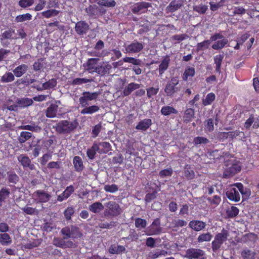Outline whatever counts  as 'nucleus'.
<instances>
[{
	"instance_id": "e433bc0d",
	"label": "nucleus",
	"mask_w": 259,
	"mask_h": 259,
	"mask_svg": "<svg viewBox=\"0 0 259 259\" xmlns=\"http://www.w3.org/2000/svg\"><path fill=\"white\" fill-rule=\"evenodd\" d=\"M15 80L14 73L11 72H6L2 77L0 81L2 83L12 82Z\"/></svg>"
},
{
	"instance_id": "473e14b6",
	"label": "nucleus",
	"mask_w": 259,
	"mask_h": 259,
	"mask_svg": "<svg viewBox=\"0 0 259 259\" xmlns=\"http://www.w3.org/2000/svg\"><path fill=\"white\" fill-rule=\"evenodd\" d=\"M98 145L99 148L100 147H102L101 149L100 148L99 153H100L106 154L112 150L111 145L109 142H99Z\"/></svg>"
},
{
	"instance_id": "a18cd8bd",
	"label": "nucleus",
	"mask_w": 259,
	"mask_h": 259,
	"mask_svg": "<svg viewBox=\"0 0 259 259\" xmlns=\"http://www.w3.org/2000/svg\"><path fill=\"white\" fill-rule=\"evenodd\" d=\"M32 15L29 13L18 15L15 19V21L17 23L23 22L25 21H29L32 19Z\"/></svg>"
},
{
	"instance_id": "423d86ee",
	"label": "nucleus",
	"mask_w": 259,
	"mask_h": 259,
	"mask_svg": "<svg viewBox=\"0 0 259 259\" xmlns=\"http://www.w3.org/2000/svg\"><path fill=\"white\" fill-rule=\"evenodd\" d=\"M228 236V232L224 228L221 233L216 234L214 240L211 243L213 251L216 252L221 247L223 243L227 240Z\"/></svg>"
},
{
	"instance_id": "2f4dec72",
	"label": "nucleus",
	"mask_w": 259,
	"mask_h": 259,
	"mask_svg": "<svg viewBox=\"0 0 259 259\" xmlns=\"http://www.w3.org/2000/svg\"><path fill=\"white\" fill-rule=\"evenodd\" d=\"M36 196L41 202H47L50 198V195L44 190H37L35 192Z\"/></svg>"
},
{
	"instance_id": "393cba45",
	"label": "nucleus",
	"mask_w": 259,
	"mask_h": 259,
	"mask_svg": "<svg viewBox=\"0 0 259 259\" xmlns=\"http://www.w3.org/2000/svg\"><path fill=\"white\" fill-rule=\"evenodd\" d=\"M170 59L168 56H166L161 61V63L159 65L158 71L159 75H161L164 73V71L167 69Z\"/></svg>"
},
{
	"instance_id": "7ed1b4c3",
	"label": "nucleus",
	"mask_w": 259,
	"mask_h": 259,
	"mask_svg": "<svg viewBox=\"0 0 259 259\" xmlns=\"http://www.w3.org/2000/svg\"><path fill=\"white\" fill-rule=\"evenodd\" d=\"M78 125L76 120L70 121L68 120H62L57 122L53 128L59 134H69L73 132Z\"/></svg>"
},
{
	"instance_id": "338daca9",
	"label": "nucleus",
	"mask_w": 259,
	"mask_h": 259,
	"mask_svg": "<svg viewBox=\"0 0 259 259\" xmlns=\"http://www.w3.org/2000/svg\"><path fill=\"white\" fill-rule=\"evenodd\" d=\"M34 2V0H20L18 4L21 7L25 8L32 6Z\"/></svg>"
},
{
	"instance_id": "49530a36",
	"label": "nucleus",
	"mask_w": 259,
	"mask_h": 259,
	"mask_svg": "<svg viewBox=\"0 0 259 259\" xmlns=\"http://www.w3.org/2000/svg\"><path fill=\"white\" fill-rule=\"evenodd\" d=\"M210 44V40H205L202 42H199L196 45V51L197 52L204 51L207 49Z\"/></svg>"
},
{
	"instance_id": "6e6d98bb",
	"label": "nucleus",
	"mask_w": 259,
	"mask_h": 259,
	"mask_svg": "<svg viewBox=\"0 0 259 259\" xmlns=\"http://www.w3.org/2000/svg\"><path fill=\"white\" fill-rule=\"evenodd\" d=\"M0 242L3 245H7L11 242L10 236L7 233L0 234Z\"/></svg>"
},
{
	"instance_id": "aec40b11",
	"label": "nucleus",
	"mask_w": 259,
	"mask_h": 259,
	"mask_svg": "<svg viewBox=\"0 0 259 259\" xmlns=\"http://www.w3.org/2000/svg\"><path fill=\"white\" fill-rule=\"evenodd\" d=\"M189 227L195 231L202 230L205 227V223L200 221H191L189 224Z\"/></svg>"
},
{
	"instance_id": "8fccbe9b",
	"label": "nucleus",
	"mask_w": 259,
	"mask_h": 259,
	"mask_svg": "<svg viewBox=\"0 0 259 259\" xmlns=\"http://www.w3.org/2000/svg\"><path fill=\"white\" fill-rule=\"evenodd\" d=\"M208 10V6L201 4L193 7V10L199 14H204Z\"/></svg>"
},
{
	"instance_id": "9d476101",
	"label": "nucleus",
	"mask_w": 259,
	"mask_h": 259,
	"mask_svg": "<svg viewBox=\"0 0 259 259\" xmlns=\"http://www.w3.org/2000/svg\"><path fill=\"white\" fill-rule=\"evenodd\" d=\"M144 48V45L142 42L134 40L131 44L125 48L127 53H136L141 52Z\"/></svg>"
},
{
	"instance_id": "bf43d9fd",
	"label": "nucleus",
	"mask_w": 259,
	"mask_h": 259,
	"mask_svg": "<svg viewBox=\"0 0 259 259\" xmlns=\"http://www.w3.org/2000/svg\"><path fill=\"white\" fill-rule=\"evenodd\" d=\"M204 122L206 131L211 132L214 130V120L212 118H208Z\"/></svg>"
},
{
	"instance_id": "f3484780",
	"label": "nucleus",
	"mask_w": 259,
	"mask_h": 259,
	"mask_svg": "<svg viewBox=\"0 0 259 259\" xmlns=\"http://www.w3.org/2000/svg\"><path fill=\"white\" fill-rule=\"evenodd\" d=\"M73 164L75 170L78 172H81L84 169L83 161L79 156H75L73 157Z\"/></svg>"
},
{
	"instance_id": "a19ab883",
	"label": "nucleus",
	"mask_w": 259,
	"mask_h": 259,
	"mask_svg": "<svg viewBox=\"0 0 259 259\" xmlns=\"http://www.w3.org/2000/svg\"><path fill=\"white\" fill-rule=\"evenodd\" d=\"M215 99V95L213 93H208L205 99H202V104L204 106L210 105Z\"/></svg>"
},
{
	"instance_id": "e2e57ef3",
	"label": "nucleus",
	"mask_w": 259,
	"mask_h": 259,
	"mask_svg": "<svg viewBox=\"0 0 259 259\" xmlns=\"http://www.w3.org/2000/svg\"><path fill=\"white\" fill-rule=\"evenodd\" d=\"M105 206L109 210H118L119 208V205L114 201H110L105 204Z\"/></svg>"
},
{
	"instance_id": "6e6552de",
	"label": "nucleus",
	"mask_w": 259,
	"mask_h": 259,
	"mask_svg": "<svg viewBox=\"0 0 259 259\" xmlns=\"http://www.w3.org/2000/svg\"><path fill=\"white\" fill-rule=\"evenodd\" d=\"M204 255V251L198 248H190L186 250L184 257L188 259L198 258Z\"/></svg>"
},
{
	"instance_id": "4468645a",
	"label": "nucleus",
	"mask_w": 259,
	"mask_h": 259,
	"mask_svg": "<svg viewBox=\"0 0 259 259\" xmlns=\"http://www.w3.org/2000/svg\"><path fill=\"white\" fill-rule=\"evenodd\" d=\"M74 192V187L72 185H70L66 187L65 190L57 197V200L62 202L64 200L69 198L70 195Z\"/></svg>"
},
{
	"instance_id": "2eb2a0df",
	"label": "nucleus",
	"mask_w": 259,
	"mask_h": 259,
	"mask_svg": "<svg viewBox=\"0 0 259 259\" xmlns=\"http://www.w3.org/2000/svg\"><path fill=\"white\" fill-rule=\"evenodd\" d=\"M152 120L149 118H145L138 122L136 126L138 130L142 131H147L152 125Z\"/></svg>"
},
{
	"instance_id": "5fc2aeb1",
	"label": "nucleus",
	"mask_w": 259,
	"mask_h": 259,
	"mask_svg": "<svg viewBox=\"0 0 259 259\" xmlns=\"http://www.w3.org/2000/svg\"><path fill=\"white\" fill-rule=\"evenodd\" d=\"M212 238V235L209 233L200 234L197 238V241L199 243L204 241H209Z\"/></svg>"
},
{
	"instance_id": "de8ad7c7",
	"label": "nucleus",
	"mask_w": 259,
	"mask_h": 259,
	"mask_svg": "<svg viewBox=\"0 0 259 259\" xmlns=\"http://www.w3.org/2000/svg\"><path fill=\"white\" fill-rule=\"evenodd\" d=\"M19 128L21 130H25L35 132H39L41 130L40 127L38 125H35L34 124L21 125Z\"/></svg>"
},
{
	"instance_id": "1a4fd4ad",
	"label": "nucleus",
	"mask_w": 259,
	"mask_h": 259,
	"mask_svg": "<svg viewBox=\"0 0 259 259\" xmlns=\"http://www.w3.org/2000/svg\"><path fill=\"white\" fill-rule=\"evenodd\" d=\"M74 29L78 35H83L88 32L90 26L85 21H79L75 24Z\"/></svg>"
},
{
	"instance_id": "c756f323",
	"label": "nucleus",
	"mask_w": 259,
	"mask_h": 259,
	"mask_svg": "<svg viewBox=\"0 0 259 259\" xmlns=\"http://www.w3.org/2000/svg\"><path fill=\"white\" fill-rule=\"evenodd\" d=\"M160 222L158 219L155 220L149 227L150 235L156 234L160 231Z\"/></svg>"
},
{
	"instance_id": "f704fd0d",
	"label": "nucleus",
	"mask_w": 259,
	"mask_h": 259,
	"mask_svg": "<svg viewBox=\"0 0 259 259\" xmlns=\"http://www.w3.org/2000/svg\"><path fill=\"white\" fill-rule=\"evenodd\" d=\"M10 194V191L8 188H3L0 190V206H2L3 203L9 197Z\"/></svg>"
},
{
	"instance_id": "37998d69",
	"label": "nucleus",
	"mask_w": 259,
	"mask_h": 259,
	"mask_svg": "<svg viewBox=\"0 0 259 259\" xmlns=\"http://www.w3.org/2000/svg\"><path fill=\"white\" fill-rule=\"evenodd\" d=\"M182 6V5L177 2L176 0L172 1L167 7L166 10L169 12L173 13L178 9H179Z\"/></svg>"
},
{
	"instance_id": "09e8293b",
	"label": "nucleus",
	"mask_w": 259,
	"mask_h": 259,
	"mask_svg": "<svg viewBox=\"0 0 259 259\" xmlns=\"http://www.w3.org/2000/svg\"><path fill=\"white\" fill-rule=\"evenodd\" d=\"M59 13V11L55 9H50L41 13L42 16L46 18H50L52 16H56Z\"/></svg>"
},
{
	"instance_id": "6ab92c4d",
	"label": "nucleus",
	"mask_w": 259,
	"mask_h": 259,
	"mask_svg": "<svg viewBox=\"0 0 259 259\" xmlns=\"http://www.w3.org/2000/svg\"><path fill=\"white\" fill-rule=\"evenodd\" d=\"M235 185L238 188L239 192L242 195V200L247 199L250 195V191L248 189L245 188L243 185L241 183H237Z\"/></svg>"
},
{
	"instance_id": "58836bf2",
	"label": "nucleus",
	"mask_w": 259,
	"mask_h": 259,
	"mask_svg": "<svg viewBox=\"0 0 259 259\" xmlns=\"http://www.w3.org/2000/svg\"><path fill=\"white\" fill-rule=\"evenodd\" d=\"M32 134L29 132L22 131L20 133L18 138V140L20 144H23L28 140L31 137Z\"/></svg>"
},
{
	"instance_id": "4d7b16f0",
	"label": "nucleus",
	"mask_w": 259,
	"mask_h": 259,
	"mask_svg": "<svg viewBox=\"0 0 259 259\" xmlns=\"http://www.w3.org/2000/svg\"><path fill=\"white\" fill-rule=\"evenodd\" d=\"M40 140H38L36 144L35 145H33L34 147V148L32 150V155L34 158L37 157L40 153L41 150H42V148L41 146Z\"/></svg>"
},
{
	"instance_id": "39448f33",
	"label": "nucleus",
	"mask_w": 259,
	"mask_h": 259,
	"mask_svg": "<svg viewBox=\"0 0 259 259\" xmlns=\"http://www.w3.org/2000/svg\"><path fill=\"white\" fill-rule=\"evenodd\" d=\"M61 233L63 235L64 239L69 238H79L82 236V234L78 227L75 226H66L62 229Z\"/></svg>"
},
{
	"instance_id": "72a5a7b5",
	"label": "nucleus",
	"mask_w": 259,
	"mask_h": 259,
	"mask_svg": "<svg viewBox=\"0 0 259 259\" xmlns=\"http://www.w3.org/2000/svg\"><path fill=\"white\" fill-rule=\"evenodd\" d=\"M228 43V39L224 37L221 40L215 41L212 45V48L215 50H221L224 48Z\"/></svg>"
},
{
	"instance_id": "680f3d73",
	"label": "nucleus",
	"mask_w": 259,
	"mask_h": 259,
	"mask_svg": "<svg viewBox=\"0 0 259 259\" xmlns=\"http://www.w3.org/2000/svg\"><path fill=\"white\" fill-rule=\"evenodd\" d=\"M104 190L106 192L114 193L118 190V187L115 184L105 185L104 187Z\"/></svg>"
},
{
	"instance_id": "f257e3e1",
	"label": "nucleus",
	"mask_w": 259,
	"mask_h": 259,
	"mask_svg": "<svg viewBox=\"0 0 259 259\" xmlns=\"http://www.w3.org/2000/svg\"><path fill=\"white\" fill-rule=\"evenodd\" d=\"M98 96V92H84L82 93V96L79 98V104L81 107H83L80 111L81 114H92L100 110V107L97 105L87 107L89 105L88 102L97 99Z\"/></svg>"
},
{
	"instance_id": "ea45409f",
	"label": "nucleus",
	"mask_w": 259,
	"mask_h": 259,
	"mask_svg": "<svg viewBox=\"0 0 259 259\" xmlns=\"http://www.w3.org/2000/svg\"><path fill=\"white\" fill-rule=\"evenodd\" d=\"M224 58V55L223 54L218 55L214 57V62L215 64V71L217 72H220L222 63Z\"/></svg>"
},
{
	"instance_id": "b1692460",
	"label": "nucleus",
	"mask_w": 259,
	"mask_h": 259,
	"mask_svg": "<svg viewBox=\"0 0 259 259\" xmlns=\"http://www.w3.org/2000/svg\"><path fill=\"white\" fill-rule=\"evenodd\" d=\"M195 74V70L194 67L187 66L182 76L183 80L185 81H187L189 77H193Z\"/></svg>"
},
{
	"instance_id": "3c124183",
	"label": "nucleus",
	"mask_w": 259,
	"mask_h": 259,
	"mask_svg": "<svg viewBox=\"0 0 259 259\" xmlns=\"http://www.w3.org/2000/svg\"><path fill=\"white\" fill-rule=\"evenodd\" d=\"M8 179L10 183L16 184L19 180L18 176L14 171L8 172Z\"/></svg>"
},
{
	"instance_id": "bb28decb",
	"label": "nucleus",
	"mask_w": 259,
	"mask_h": 259,
	"mask_svg": "<svg viewBox=\"0 0 259 259\" xmlns=\"http://www.w3.org/2000/svg\"><path fill=\"white\" fill-rule=\"evenodd\" d=\"M184 174L185 177L187 180H192L195 178V172L191 168V165L189 164H186L184 167Z\"/></svg>"
},
{
	"instance_id": "c03bdc74",
	"label": "nucleus",
	"mask_w": 259,
	"mask_h": 259,
	"mask_svg": "<svg viewBox=\"0 0 259 259\" xmlns=\"http://www.w3.org/2000/svg\"><path fill=\"white\" fill-rule=\"evenodd\" d=\"M46 61L44 58H40L37 59L33 64V69L35 71H39L44 67V63Z\"/></svg>"
},
{
	"instance_id": "c9c22d12",
	"label": "nucleus",
	"mask_w": 259,
	"mask_h": 259,
	"mask_svg": "<svg viewBox=\"0 0 259 259\" xmlns=\"http://www.w3.org/2000/svg\"><path fill=\"white\" fill-rule=\"evenodd\" d=\"M228 137L231 140L239 137L241 139L245 138V134L243 132L240 131L239 130H235L227 132Z\"/></svg>"
},
{
	"instance_id": "a211bd4d",
	"label": "nucleus",
	"mask_w": 259,
	"mask_h": 259,
	"mask_svg": "<svg viewBox=\"0 0 259 259\" xmlns=\"http://www.w3.org/2000/svg\"><path fill=\"white\" fill-rule=\"evenodd\" d=\"M28 68V67L27 65L22 64L13 69V72L16 77H20L26 72Z\"/></svg>"
},
{
	"instance_id": "864d4df0",
	"label": "nucleus",
	"mask_w": 259,
	"mask_h": 259,
	"mask_svg": "<svg viewBox=\"0 0 259 259\" xmlns=\"http://www.w3.org/2000/svg\"><path fill=\"white\" fill-rule=\"evenodd\" d=\"M57 82L56 79L55 78H52L44 83L42 84V87L43 89L45 90L53 88L57 85Z\"/></svg>"
},
{
	"instance_id": "f03ea898",
	"label": "nucleus",
	"mask_w": 259,
	"mask_h": 259,
	"mask_svg": "<svg viewBox=\"0 0 259 259\" xmlns=\"http://www.w3.org/2000/svg\"><path fill=\"white\" fill-rule=\"evenodd\" d=\"M181 91V87L178 76L172 77L168 80L164 89L165 95L171 98L176 97Z\"/></svg>"
},
{
	"instance_id": "cd10ccee",
	"label": "nucleus",
	"mask_w": 259,
	"mask_h": 259,
	"mask_svg": "<svg viewBox=\"0 0 259 259\" xmlns=\"http://www.w3.org/2000/svg\"><path fill=\"white\" fill-rule=\"evenodd\" d=\"M125 250V248L122 245H117L115 244L111 245L108 249V251L110 254H119L124 252Z\"/></svg>"
},
{
	"instance_id": "774afa93",
	"label": "nucleus",
	"mask_w": 259,
	"mask_h": 259,
	"mask_svg": "<svg viewBox=\"0 0 259 259\" xmlns=\"http://www.w3.org/2000/svg\"><path fill=\"white\" fill-rule=\"evenodd\" d=\"M15 33V30L13 29H10L8 30L5 31L2 34V39H11L12 38L13 34Z\"/></svg>"
},
{
	"instance_id": "603ef678",
	"label": "nucleus",
	"mask_w": 259,
	"mask_h": 259,
	"mask_svg": "<svg viewBox=\"0 0 259 259\" xmlns=\"http://www.w3.org/2000/svg\"><path fill=\"white\" fill-rule=\"evenodd\" d=\"M53 144V140L51 139L40 140L41 146L42 150L47 151Z\"/></svg>"
},
{
	"instance_id": "dca6fc26",
	"label": "nucleus",
	"mask_w": 259,
	"mask_h": 259,
	"mask_svg": "<svg viewBox=\"0 0 259 259\" xmlns=\"http://www.w3.org/2000/svg\"><path fill=\"white\" fill-rule=\"evenodd\" d=\"M141 84L136 83L135 82H131L127 86L125 87L122 91L123 96H129L134 91L138 89L141 87Z\"/></svg>"
},
{
	"instance_id": "7c9ffc66",
	"label": "nucleus",
	"mask_w": 259,
	"mask_h": 259,
	"mask_svg": "<svg viewBox=\"0 0 259 259\" xmlns=\"http://www.w3.org/2000/svg\"><path fill=\"white\" fill-rule=\"evenodd\" d=\"M256 252L245 248L241 252V255L243 259H255Z\"/></svg>"
},
{
	"instance_id": "0e129e2a",
	"label": "nucleus",
	"mask_w": 259,
	"mask_h": 259,
	"mask_svg": "<svg viewBox=\"0 0 259 259\" xmlns=\"http://www.w3.org/2000/svg\"><path fill=\"white\" fill-rule=\"evenodd\" d=\"M188 35L186 34H176L171 37L172 40L177 41L178 43L187 39L188 37Z\"/></svg>"
},
{
	"instance_id": "412c9836",
	"label": "nucleus",
	"mask_w": 259,
	"mask_h": 259,
	"mask_svg": "<svg viewBox=\"0 0 259 259\" xmlns=\"http://www.w3.org/2000/svg\"><path fill=\"white\" fill-rule=\"evenodd\" d=\"M16 104H18V107L20 108H25L31 106L33 102V100L28 98H18L16 101Z\"/></svg>"
},
{
	"instance_id": "20e7f679",
	"label": "nucleus",
	"mask_w": 259,
	"mask_h": 259,
	"mask_svg": "<svg viewBox=\"0 0 259 259\" xmlns=\"http://www.w3.org/2000/svg\"><path fill=\"white\" fill-rule=\"evenodd\" d=\"M225 170L223 173L225 178H230L241 170L240 161L236 159H230L224 162Z\"/></svg>"
},
{
	"instance_id": "c85d7f7f",
	"label": "nucleus",
	"mask_w": 259,
	"mask_h": 259,
	"mask_svg": "<svg viewBox=\"0 0 259 259\" xmlns=\"http://www.w3.org/2000/svg\"><path fill=\"white\" fill-rule=\"evenodd\" d=\"M161 113L164 116H168L171 114H176L178 113V110L172 106H163L160 110Z\"/></svg>"
},
{
	"instance_id": "9b49d317",
	"label": "nucleus",
	"mask_w": 259,
	"mask_h": 259,
	"mask_svg": "<svg viewBox=\"0 0 259 259\" xmlns=\"http://www.w3.org/2000/svg\"><path fill=\"white\" fill-rule=\"evenodd\" d=\"M99 61V59L97 58L88 59L85 66L86 70L91 73H96L98 66L97 63Z\"/></svg>"
},
{
	"instance_id": "79ce46f5",
	"label": "nucleus",
	"mask_w": 259,
	"mask_h": 259,
	"mask_svg": "<svg viewBox=\"0 0 259 259\" xmlns=\"http://www.w3.org/2000/svg\"><path fill=\"white\" fill-rule=\"evenodd\" d=\"M96 2L99 6L105 7L113 8L116 5L114 0H96Z\"/></svg>"
},
{
	"instance_id": "5701e85b",
	"label": "nucleus",
	"mask_w": 259,
	"mask_h": 259,
	"mask_svg": "<svg viewBox=\"0 0 259 259\" xmlns=\"http://www.w3.org/2000/svg\"><path fill=\"white\" fill-rule=\"evenodd\" d=\"M195 112L192 108H188L185 112L183 116V121L185 123H189L194 117Z\"/></svg>"
},
{
	"instance_id": "ddd939ff",
	"label": "nucleus",
	"mask_w": 259,
	"mask_h": 259,
	"mask_svg": "<svg viewBox=\"0 0 259 259\" xmlns=\"http://www.w3.org/2000/svg\"><path fill=\"white\" fill-rule=\"evenodd\" d=\"M111 69V65L108 62H105L103 64L98 65L96 73L100 76H104L109 74Z\"/></svg>"
},
{
	"instance_id": "f8f14e48",
	"label": "nucleus",
	"mask_w": 259,
	"mask_h": 259,
	"mask_svg": "<svg viewBox=\"0 0 259 259\" xmlns=\"http://www.w3.org/2000/svg\"><path fill=\"white\" fill-rule=\"evenodd\" d=\"M227 198L231 201L238 202L240 199L239 191L237 188H231L226 192Z\"/></svg>"
},
{
	"instance_id": "0eeeda50",
	"label": "nucleus",
	"mask_w": 259,
	"mask_h": 259,
	"mask_svg": "<svg viewBox=\"0 0 259 259\" xmlns=\"http://www.w3.org/2000/svg\"><path fill=\"white\" fill-rule=\"evenodd\" d=\"M151 7V4L146 2H141L135 4L131 8L132 12L135 14L144 13L146 10Z\"/></svg>"
},
{
	"instance_id": "13d9d810",
	"label": "nucleus",
	"mask_w": 259,
	"mask_h": 259,
	"mask_svg": "<svg viewBox=\"0 0 259 259\" xmlns=\"http://www.w3.org/2000/svg\"><path fill=\"white\" fill-rule=\"evenodd\" d=\"M92 81V79L85 78H76L72 81L71 84L73 85H80L83 83H87L91 82Z\"/></svg>"
},
{
	"instance_id": "69168bd1",
	"label": "nucleus",
	"mask_w": 259,
	"mask_h": 259,
	"mask_svg": "<svg viewBox=\"0 0 259 259\" xmlns=\"http://www.w3.org/2000/svg\"><path fill=\"white\" fill-rule=\"evenodd\" d=\"M147 222L145 220L138 218L135 220V226L138 228H145L146 226Z\"/></svg>"
},
{
	"instance_id": "4be33fe9",
	"label": "nucleus",
	"mask_w": 259,
	"mask_h": 259,
	"mask_svg": "<svg viewBox=\"0 0 259 259\" xmlns=\"http://www.w3.org/2000/svg\"><path fill=\"white\" fill-rule=\"evenodd\" d=\"M100 148L99 147V145L96 143H94L92 146L88 149L87 151V157L90 159H93L95 158V156L97 153V152H99Z\"/></svg>"
},
{
	"instance_id": "052dcab7",
	"label": "nucleus",
	"mask_w": 259,
	"mask_h": 259,
	"mask_svg": "<svg viewBox=\"0 0 259 259\" xmlns=\"http://www.w3.org/2000/svg\"><path fill=\"white\" fill-rule=\"evenodd\" d=\"M193 143L195 145H200L202 144H206L209 143V140L206 138L203 137H196L194 138Z\"/></svg>"
},
{
	"instance_id": "a878e982",
	"label": "nucleus",
	"mask_w": 259,
	"mask_h": 259,
	"mask_svg": "<svg viewBox=\"0 0 259 259\" xmlns=\"http://www.w3.org/2000/svg\"><path fill=\"white\" fill-rule=\"evenodd\" d=\"M58 106L55 104H51L47 109L46 116L49 118H53L56 117L58 110Z\"/></svg>"
},
{
	"instance_id": "4c0bfd02",
	"label": "nucleus",
	"mask_w": 259,
	"mask_h": 259,
	"mask_svg": "<svg viewBox=\"0 0 259 259\" xmlns=\"http://www.w3.org/2000/svg\"><path fill=\"white\" fill-rule=\"evenodd\" d=\"M17 159L18 161L21 164L24 168L27 167V165H29L31 160L29 157L26 154H20L18 156Z\"/></svg>"
}]
</instances>
